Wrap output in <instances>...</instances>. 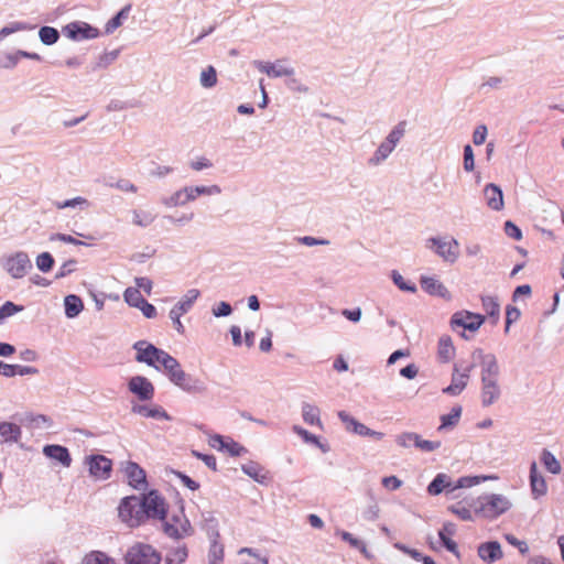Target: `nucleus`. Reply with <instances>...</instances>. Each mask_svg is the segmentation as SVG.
I'll return each mask as SVG.
<instances>
[{"mask_svg": "<svg viewBox=\"0 0 564 564\" xmlns=\"http://www.w3.org/2000/svg\"><path fill=\"white\" fill-rule=\"evenodd\" d=\"M474 512L486 520H496L512 508L510 498L502 494H485L471 500Z\"/></svg>", "mask_w": 564, "mask_h": 564, "instance_id": "nucleus-1", "label": "nucleus"}, {"mask_svg": "<svg viewBox=\"0 0 564 564\" xmlns=\"http://www.w3.org/2000/svg\"><path fill=\"white\" fill-rule=\"evenodd\" d=\"M134 348L137 350L138 361L145 362L156 369H161L164 362L167 365L174 364V358L172 356L145 341H138L134 345Z\"/></svg>", "mask_w": 564, "mask_h": 564, "instance_id": "nucleus-2", "label": "nucleus"}, {"mask_svg": "<svg viewBox=\"0 0 564 564\" xmlns=\"http://www.w3.org/2000/svg\"><path fill=\"white\" fill-rule=\"evenodd\" d=\"M119 517L131 528L143 523L145 519L141 499L134 496L124 498L119 506Z\"/></svg>", "mask_w": 564, "mask_h": 564, "instance_id": "nucleus-3", "label": "nucleus"}, {"mask_svg": "<svg viewBox=\"0 0 564 564\" xmlns=\"http://www.w3.org/2000/svg\"><path fill=\"white\" fill-rule=\"evenodd\" d=\"M163 531L173 539H183L192 534L193 529L182 509L172 513L163 523Z\"/></svg>", "mask_w": 564, "mask_h": 564, "instance_id": "nucleus-4", "label": "nucleus"}, {"mask_svg": "<svg viewBox=\"0 0 564 564\" xmlns=\"http://www.w3.org/2000/svg\"><path fill=\"white\" fill-rule=\"evenodd\" d=\"M160 554L149 544L135 543L124 555V564H160Z\"/></svg>", "mask_w": 564, "mask_h": 564, "instance_id": "nucleus-5", "label": "nucleus"}, {"mask_svg": "<svg viewBox=\"0 0 564 564\" xmlns=\"http://www.w3.org/2000/svg\"><path fill=\"white\" fill-rule=\"evenodd\" d=\"M395 443L402 448L415 447L424 453H431L441 447V442L423 440L421 435L414 432L400 433L395 436Z\"/></svg>", "mask_w": 564, "mask_h": 564, "instance_id": "nucleus-6", "label": "nucleus"}, {"mask_svg": "<svg viewBox=\"0 0 564 564\" xmlns=\"http://www.w3.org/2000/svg\"><path fill=\"white\" fill-rule=\"evenodd\" d=\"M142 509H144V519L153 518L164 520L166 509L164 499L156 492L150 491L141 499Z\"/></svg>", "mask_w": 564, "mask_h": 564, "instance_id": "nucleus-7", "label": "nucleus"}, {"mask_svg": "<svg viewBox=\"0 0 564 564\" xmlns=\"http://www.w3.org/2000/svg\"><path fill=\"white\" fill-rule=\"evenodd\" d=\"M89 474L96 479L106 480L110 477L112 463L104 455H91L86 458Z\"/></svg>", "mask_w": 564, "mask_h": 564, "instance_id": "nucleus-8", "label": "nucleus"}, {"mask_svg": "<svg viewBox=\"0 0 564 564\" xmlns=\"http://www.w3.org/2000/svg\"><path fill=\"white\" fill-rule=\"evenodd\" d=\"M485 316L468 311L456 312L451 318V325L476 332L484 324Z\"/></svg>", "mask_w": 564, "mask_h": 564, "instance_id": "nucleus-9", "label": "nucleus"}, {"mask_svg": "<svg viewBox=\"0 0 564 564\" xmlns=\"http://www.w3.org/2000/svg\"><path fill=\"white\" fill-rule=\"evenodd\" d=\"M451 487H453L452 478L447 474L440 473L427 486V492L431 496L444 492L448 500L458 499L460 495H454V491L451 492Z\"/></svg>", "mask_w": 564, "mask_h": 564, "instance_id": "nucleus-10", "label": "nucleus"}, {"mask_svg": "<svg viewBox=\"0 0 564 564\" xmlns=\"http://www.w3.org/2000/svg\"><path fill=\"white\" fill-rule=\"evenodd\" d=\"M430 248L436 247V253L442 257L445 261L454 262L458 257V242L455 239L442 240L431 238L429 240Z\"/></svg>", "mask_w": 564, "mask_h": 564, "instance_id": "nucleus-11", "label": "nucleus"}, {"mask_svg": "<svg viewBox=\"0 0 564 564\" xmlns=\"http://www.w3.org/2000/svg\"><path fill=\"white\" fill-rule=\"evenodd\" d=\"M32 267L30 259L23 252H19L7 261V270L14 279L25 275L28 269Z\"/></svg>", "mask_w": 564, "mask_h": 564, "instance_id": "nucleus-12", "label": "nucleus"}, {"mask_svg": "<svg viewBox=\"0 0 564 564\" xmlns=\"http://www.w3.org/2000/svg\"><path fill=\"white\" fill-rule=\"evenodd\" d=\"M208 444L215 449L229 453L231 456H240L245 452V448L240 444L231 438H225L218 434L210 435Z\"/></svg>", "mask_w": 564, "mask_h": 564, "instance_id": "nucleus-13", "label": "nucleus"}, {"mask_svg": "<svg viewBox=\"0 0 564 564\" xmlns=\"http://www.w3.org/2000/svg\"><path fill=\"white\" fill-rule=\"evenodd\" d=\"M124 474L129 480V485L137 490L147 488L145 471L133 462H128L124 466Z\"/></svg>", "mask_w": 564, "mask_h": 564, "instance_id": "nucleus-14", "label": "nucleus"}, {"mask_svg": "<svg viewBox=\"0 0 564 564\" xmlns=\"http://www.w3.org/2000/svg\"><path fill=\"white\" fill-rule=\"evenodd\" d=\"M477 554L487 564H492L503 556L501 545L497 541H489L479 544Z\"/></svg>", "mask_w": 564, "mask_h": 564, "instance_id": "nucleus-15", "label": "nucleus"}, {"mask_svg": "<svg viewBox=\"0 0 564 564\" xmlns=\"http://www.w3.org/2000/svg\"><path fill=\"white\" fill-rule=\"evenodd\" d=\"M43 454L47 458L56 460L63 467L68 468L72 464V457L68 449L62 445H45L43 447Z\"/></svg>", "mask_w": 564, "mask_h": 564, "instance_id": "nucleus-16", "label": "nucleus"}, {"mask_svg": "<svg viewBox=\"0 0 564 564\" xmlns=\"http://www.w3.org/2000/svg\"><path fill=\"white\" fill-rule=\"evenodd\" d=\"M132 412L137 413L139 415H142L144 417H152V419H156V420H166V421L171 420V416L167 414V412L159 405L133 403Z\"/></svg>", "mask_w": 564, "mask_h": 564, "instance_id": "nucleus-17", "label": "nucleus"}, {"mask_svg": "<svg viewBox=\"0 0 564 564\" xmlns=\"http://www.w3.org/2000/svg\"><path fill=\"white\" fill-rule=\"evenodd\" d=\"M530 486L534 498L544 496L546 494V482L542 474L538 470L535 462L530 466Z\"/></svg>", "mask_w": 564, "mask_h": 564, "instance_id": "nucleus-18", "label": "nucleus"}, {"mask_svg": "<svg viewBox=\"0 0 564 564\" xmlns=\"http://www.w3.org/2000/svg\"><path fill=\"white\" fill-rule=\"evenodd\" d=\"M455 346L451 336L443 335L437 343V358L441 362L447 364L455 357Z\"/></svg>", "mask_w": 564, "mask_h": 564, "instance_id": "nucleus-19", "label": "nucleus"}, {"mask_svg": "<svg viewBox=\"0 0 564 564\" xmlns=\"http://www.w3.org/2000/svg\"><path fill=\"white\" fill-rule=\"evenodd\" d=\"M66 31L68 33V36L74 40L94 39L98 35V30L86 23H70L66 26Z\"/></svg>", "mask_w": 564, "mask_h": 564, "instance_id": "nucleus-20", "label": "nucleus"}, {"mask_svg": "<svg viewBox=\"0 0 564 564\" xmlns=\"http://www.w3.org/2000/svg\"><path fill=\"white\" fill-rule=\"evenodd\" d=\"M455 532H456L455 524L447 522L440 530L438 536H440V540L442 541V544L444 545V547L447 551L455 554L456 556H459L457 544L454 540H452V536L455 534Z\"/></svg>", "mask_w": 564, "mask_h": 564, "instance_id": "nucleus-21", "label": "nucleus"}, {"mask_svg": "<svg viewBox=\"0 0 564 564\" xmlns=\"http://www.w3.org/2000/svg\"><path fill=\"white\" fill-rule=\"evenodd\" d=\"M485 198L489 208L500 210L503 207V195L500 187L488 184L484 189Z\"/></svg>", "mask_w": 564, "mask_h": 564, "instance_id": "nucleus-22", "label": "nucleus"}, {"mask_svg": "<svg viewBox=\"0 0 564 564\" xmlns=\"http://www.w3.org/2000/svg\"><path fill=\"white\" fill-rule=\"evenodd\" d=\"M22 430L18 424L10 422H0V440L4 443H18L21 438Z\"/></svg>", "mask_w": 564, "mask_h": 564, "instance_id": "nucleus-23", "label": "nucleus"}, {"mask_svg": "<svg viewBox=\"0 0 564 564\" xmlns=\"http://www.w3.org/2000/svg\"><path fill=\"white\" fill-rule=\"evenodd\" d=\"M254 65L260 72L265 73L268 76L271 77L291 76L294 74L293 68L283 67L272 63H263L256 61Z\"/></svg>", "mask_w": 564, "mask_h": 564, "instance_id": "nucleus-24", "label": "nucleus"}, {"mask_svg": "<svg viewBox=\"0 0 564 564\" xmlns=\"http://www.w3.org/2000/svg\"><path fill=\"white\" fill-rule=\"evenodd\" d=\"M462 406L455 405L451 412L441 416V425L437 427L438 432L452 431L459 422L462 416Z\"/></svg>", "mask_w": 564, "mask_h": 564, "instance_id": "nucleus-25", "label": "nucleus"}, {"mask_svg": "<svg viewBox=\"0 0 564 564\" xmlns=\"http://www.w3.org/2000/svg\"><path fill=\"white\" fill-rule=\"evenodd\" d=\"M490 476H464L458 478L456 481H453V487H451V492L454 491V495H460L459 490L465 488H471L474 486L479 485L482 481L490 479Z\"/></svg>", "mask_w": 564, "mask_h": 564, "instance_id": "nucleus-26", "label": "nucleus"}, {"mask_svg": "<svg viewBox=\"0 0 564 564\" xmlns=\"http://www.w3.org/2000/svg\"><path fill=\"white\" fill-rule=\"evenodd\" d=\"M240 557L239 564H268V557L261 556L257 550L250 547H242L238 551Z\"/></svg>", "mask_w": 564, "mask_h": 564, "instance_id": "nucleus-27", "label": "nucleus"}, {"mask_svg": "<svg viewBox=\"0 0 564 564\" xmlns=\"http://www.w3.org/2000/svg\"><path fill=\"white\" fill-rule=\"evenodd\" d=\"M421 286L432 295L446 296L448 293L447 289L438 280L432 276H423L421 279Z\"/></svg>", "mask_w": 564, "mask_h": 564, "instance_id": "nucleus-28", "label": "nucleus"}, {"mask_svg": "<svg viewBox=\"0 0 564 564\" xmlns=\"http://www.w3.org/2000/svg\"><path fill=\"white\" fill-rule=\"evenodd\" d=\"M447 509L463 521H474V517L476 516L471 502L465 505L463 501H458L451 505Z\"/></svg>", "mask_w": 564, "mask_h": 564, "instance_id": "nucleus-29", "label": "nucleus"}, {"mask_svg": "<svg viewBox=\"0 0 564 564\" xmlns=\"http://www.w3.org/2000/svg\"><path fill=\"white\" fill-rule=\"evenodd\" d=\"M162 368L166 371V373L169 375L171 381L175 386L182 387L183 384H185L186 375L182 370L180 364L177 362V360L175 358H174V364L173 365L171 364V367H170V365L167 366V364L164 362Z\"/></svg>", "mask_w": 564, "mask_h": 564, "instance_id": "nucleus-30", "label": "nucleus"}, {"mask_svg": "<svg viewBox=\"0 0 564 564\" xmlns=\"http://www.w3.org/2000/svg\"><path fill=\"white\" fill-rule=\"evenodd\" d=\"M241 469L242 471L248 475L249 477H251L253 480L260 482V484H264V481L267 480V476L265 474L263 473L264 469L263 467H261L258 463H254V462H249L247 464H243L241 466Z\"/></svg>", "mask_w": 564, "mask_h": 564, "instance_id": "nucleus-31", "label": "nucleus"}, {"mask_svg": "<svg viewBox=\"0 0 564 564\" xmlns=\"http://www.w3.org/2000/svg\"><path fill=\"white\" fill-rule=\"evenodd\" d=\"M302 416H303L304 422L307 424L321 425L319 410L317 406H315L313 404L303 403Z\"/></svg>", "mask_w": 564, "mask_h": 564, "instance_id": "nucleus-32", "label": "nucleus"}, {"mask_svg": "<svg viewBox=\"0 0 564 564\" xmlns=\"http://www.w3.org/2000/svg\"><path fill=\"white\" fill-rule=\"evenodd\" d=\"M83 310V302L76 295H68L65 297V313L68 317L77 316Z\"/></svg>", "mask_w": 564, "mask_h": 564, "instance_id": "nucleus-33", "label": "nucleus"}, {"mask_svg": "<svg viewBox=\"0 0 564 564\" xmlns=\"http://www.w3.org/2000/svg\"><path fill=\"white\" fill-rule=\"evenodd\" d=\"M482 307L486 313L495 318V322L498 321L500 314V305L498 303L497 297L494 296H482L481 297Z\"/></svg>", "mask_w": 564, "mask_h": 564, "instance_id": "nucleus-34", "label": "nucleus"}, {"mask_svg": "<svg viewBox=\"0 0 564 564\" xmlns=\"http://www.w3.org/2000/svg\"><path fill=\"white\" fill-rule=\"evenodd\" d=\"M541 463L543 466L552 474H558L561 471V463L555 458V456L544 449L541 454Z\"/></svg>", "mask_w": 564, "mask_h": 564, "instance_id": "nucleus-35", "label": "nucleus"}, {"mask_svg": "<svg viewBox=\"0 0 564 564\" xmlns=\"http://www.w3.org/2000/svg\"><path fill=\"white\" fill-rule=\"evenodd\" d=\"M338 534L345 542L349 543L350 546L358 549L367 558L371 557L366 544L361 540L355 538L351 533L347 531H340Z\"/></svg>", "mask_w": 564, "mask_h": 564, "instance_id": "nucleus-36", "label": "nucleus"}, {"mask_svg": "<svg viewBox=\"0 0 564 564\" xmlns=\"http://www.w3.org/2000/svg\"><path fill=\"white\" fill-rule=\"evenodd\" d=\"M83 564H115V561L104 552L94 551L84 557Z\"/></svg>", "mask_w": 564, "mask_h": 564, "instance_id": "nucleus-37", "label": "nucleus"}, {"mask_svg": "<svg viewBox=\"0 0 564 564\" xmlns=\"http://www.w3.org/2000/svg\"><path fill=\"white\" fill-rule=\"evenodd\" d=\"M198 195L195 193L194 187H184L183 189L175 193L173 196L174 204L184 205L191 200H194Z\"/></svg>", "mask_w": 564, "mask_h": 564, "instance_id": "nucleus-38", "label": "nucleus"}, {"mask_svg": "<svg viewBox=\"0 0 564 564\" xmlns=\"http://www.w3.org/2000/svg\"><path fill=\"white\" fill-rule=\"evenodd\" d=\"M154 215L150 212L144 210H133L132 212V223L140 227H147L151 225L154 220Z\"/></svg>", "mask_w": 564, "mask_h": 564, "instance_id": "nucleus-39", "label": "nucleus"}, {"mask_svg": "<svg viewBox=\"0 0 564 564\" xmlns=\"http://www.w3.org/2000/svg\"><path fill=\"white\" fill-rule=\"evenodd\" d=\"M292 430H293L294 433H296L299 436H301L305 443L314 444V445L318 446L323 452L327 451L321 444V442H319L317 436L311 434L310 432H307L303 427H301L299 425H293Z\"/></svg>", "mask_w": 564, "mask_h": 564, "instance_id": "nucleus-40", "label": "nucleus"}, {"mask_svg": "<svg viewBox=\"0 0 564 564\" xmlns=\"http://www.w3.org/2000/svg\"><path fill=\"white\" fill-rule=\"evenodd\" d=\"M124 301L134 307H139L144 299L141 294V292L135 288H128L123 293Z\"/></svg>", "mask_w": 564, "mask_h": 564, "instance_id": "nucleus-41", "label": "nucleus"}, {"mask_svg": "<svg viewBox=\"0 0 564 564\" xmlns=\"http://www.w3.org/2000/svg\"><path fill=\"white\" fill-rule=\"evenodd\" d=\"M394 148L395 147L386 139V141L382 142L377 149L373 158L371 159V162L379 163L387 159L389 154L394 150Z\"/></svg>", "mask_w": 564, "mask_h": 564, "instance_id": "nucleus-42", "label": "nucleus"}, {"mask_svg": "<svg viewBox=\"0 0 564 564\" xmlns=\"http://www.w3.org/2000/svg\"><path fill=\"white\" fill-rule=\"evenodd\" d=\"M41 41L46 45H52L58 40V32L56 29L51 26H43L39 32Z\"/></svg>", "mask_w": 564, "mask_h": 564, "instance_id": "nucleus-43", "label": "nucleus"}, {"mask_svg": "<svg viewBox=\"0 0 564 564\" xmlns=\"http://www.w3.org/2000/svg\"><path fill=\"white\" fill-rule=\"evenodd\" d=\"M468 368H465L460 371L457 367H455V371L453 373V383L448 388H465L468 384Z\"/></svg>", "mask_w": 564, "mask_h": 564, "instance_id": "nucleus-44", "label": "nucleus"}, {"mask_svg": "<svg viewBox=\"0 0 564 564\" xmlns=\"http://www.w3.org/2000/svg\"><path fill=\"white\" fill-rule=\"evenodd\" d=\"M187 557V550L184 546H178L170 551L166 555V562L169 564H181Z\"/></svg>", "mask_w": 564, "mask_h": 564, "instance_id": "nucleus-45", "label": "nucleus"}, {"mask_svg": "<svg viewBox=\"0 0 564 564\" xmlns=\"http://www.w3.org/2000/svg\"><path fill=\"white\" fill-rule=\"evenodd\" d=\"M199 296L198 290H189L185 296L174 306L175 308H183V313H186L192 304L196 301V299Z\"/></svg>", "mask_w": 564, "mask_h": 564, "instance_id": "nucleus-46", "label": "nucleus"}, {"mask_svg": "<svg viewBox=\"0 0 564 564\" xmlns=\"http://www.w3.org/2000/svg\"><path fill=\"white\" fill-rule=\"evenodd\" d=\"M216 83H217L216 70L213 66H208L200 74V84L206 88H210V87L215 86Z\"/></svg>", "mask_w": 564, "mask_h": 564, "instance_id": "nucleus-47", "label": "nucleus"}, {"mask_svg": "<svg viewBox=\"0 0 564 564\" xmlns=\"http://www.w3.org/2000/svg\"><path fill=\"white\" fill-rule=\"evenodd\" d=\"M23 311V306L17 305L12 302H6L0 307V324L8 317L14 315L15 313H19Z\"/></svg>", "mask_w": 564, "mask_h": 564, "instance_id": "nucleus-48", "label": "nucleus"}, {"mask_svg": "<svg viewBox=\"0 0 564 564\" xmlns=\"http://www.w3.org/2000/svg\"><path fill=\"white\" fill-rule=\"evenodd\" d=\"M54 264V259L48 252H43L36 258V265L43 272H48Z\"/></svg>", "mask_w": 564, "mask_h": 564, "instance_id": "nucleus-49", "label": "nucleus"}, {"mask_svg": "<svg viewBox=\"0 0 564 564\" xmlns=\"http://www.w3.org/2000/svg\"><path fill=\"white\" fill-rule=\"evenodd\" d=\"M128 11L129 7H126L121 11H119L111 20H109L106 25V31L112 32L117 28H119L122 24V19L127 18Z\"/></svg>", "mask_w": 564, "mask_h": 564, "instance_id": "nucleus-50", "label": "nucleus"}, {"mask_svg": "<svg viewBox=\"0 0 564 564\" xmlns=\"http://www.w3.org/2000/svg\"><path fill=\"white\" fill-rule=\"evenodd\" d=\"M405 126H406L405 121L399 122L398 126L387 137V140L390 143H392L394 147L401 140V138L404 135Z\"/></svg>", "mask_w": 564, "mask_h": 564, "instance_id": "nucleus-51", "label": "nucleus"}, {"mask_svg": "<svg viewBox=\"0 0 564 564\" xmlns=\"http://www.w3.org/2000/svg\"><path fill=\"white\" fill-rule=\"evenodd\" d=\"M338 417L344 423L346 431L351 432V433H355L357 425H359V423H360L345 411H339Z\"/></svg>", "mask_w": 564, "mask_h": 564, "instance_id": "nucleus-52", "label": "nucleus"}, {"mask_svg": "<svg viewBox=\"0 0 564 564\" xmlns=\"http://www.w3.org/2000/svg\"><path fill=\"white\" fill-rule=\"evenodd\" d=\"M500 398L499 390H482L480 400L484 406L494 404Z\"/></svg>", "mask_w": 564, "mask_h": 564, "instance_id": "nucleus-53", "label": "nucleus"}, {"mask_svg": "<svg viewBox=\"0 0 564 564\" xmlns=\"http://www.w3.org/2000/svg\"><path fill=\"white\" fill-rule=\"evenodd\" d=\"M183 308H175L173 307L171 311H170V317L171 319L173 321V324H174V327L175 329L180 333V334H183L184 333V326L181 322V316L183 315Z\"/></svg>", "mask_w": 564, "mask_h": 564, "instance_id": "nucleus-54", "label": "nucleus"}, {"mask_svg": "<svg viewBox=\"0 0 564 564\" xmlns=\"http://www.w3.org/2000/svg\"><path fill=\"white\" fill-rule=\"evenodd\" d=\"M475 167L474 152L469 144L464 148V169L471 172Z\"/></svg>", "mask_w": 564, "mask_h": 564, "instance_id": "nucleus-55", "label": "nucleus"}, {"mask_svg": "<svg viewBox=\"0 0 564 564\" xmlns=\"http://www.w3.org/2000/svg\"><path fill=\"white\" fill-rule=\"evenodd\" d=\"M381 484L386 489L394 491L402 486V480L397 476H387L381 479Z\"/></svg>", "mask_w": 564, "mask_h": 564, "instance_id": "nucleus-56", "label": "nucleus"}, {"mask_svg": "<svg viewBox=\"0 0 564 564\" xmlns=\"http://www.w3.org/2000/svg\"><path fill=\"white\" fill-rule=\"evenodd\" d=\"M486 371H487V376L485 373L482 375L485 388H494L496 386L495 377L497 373V366L491 365L487 368Z\"/></svg>", "mask_w": 564, "mask_h": 564, "instance_id": "nucleus-57", "label": "nucleus"}, {"mask_svg": "<svg viewBox=\"0 0 564 564\" xmlns=\"http://www.w3.org/2000/svg\"><path fill=\"white\" fill-rule=\"evenodd\" d=\"M505 538L509 544L518 547L521 554H527L529 552V546L525 541H521L512 534H507Z\"/></svg>", "mask_w": 564, "mask_h": 564, "instance_id": "nucleus-58", "label": "nucleus"}, {"mask_svg": "<svg viewBox=\"0 0 564 564\" xmlns=\"http://www.w3.org/2000/svg\"><path fill=\"white\" fill-rule=\"evenodd\" d=\"M520 317V310L514 306H508L506 311V330L509 329V326L518 321Z\"/></svg>", "mask_w": 564, "mask_h": 564, "instance_id": "nucleus-59", "label": "nucleus"}, {"mask_svg": "<svg viewBox=\"0 0 564 564\" xmlns=\"http://www.w3.org/2000/svg\"><path fill=\"white\" fill-rule=\"evenodd\" d=\"M486 137H487V128H486V126H484V124L478 126L475 129V131H474L473 142L476 145H480V144H482L486 141Z\"/></svg>", "mask_w": 564, "mask_h": 564, "instance_id": "nucleus-60", "label": "nucleus"}, {"mask_svg": "<svg viewBox=\"0 0 564 564\" xmlns=\"http://www.w3.org/2000/svg\"><path fill=\"white\" fill-rule=\"evenodd\" d=\"M195 193L199 195H217L221 192L220 187L218 185H212V186H195L194 187Z\"/></svg>", "mask_w": 564, "mask_h": 564, "instance_id": "nucleus-61", "label": "nucleus"}, {"mask_svg": "<svg viewBox=\"0 0 564 564\" xmlns=\"http://www.w3.org/2000/svg\"><path fill=\"white\" fill-rule=\"evenodd\" d=\"M505 231L509 237H511L516 240H520L522 238V232H521L520 228L511 221H507L505 224Z\"/></svg>", "mask_w": 564, "mask_h": 564, "instance_id": "nucleus-62", "label": "nucleus"}, {"mask_svg": "<svg viewBox=\"0 0 564 564\" xmlns=\"http://www.w3.org/2000/svg\"><path fill=\"white\" fill-rule=\"evenodd\" d=\"M193 455L196 456L197 458L202 459L206 464V466H208L213 470H216L217 463H216V458L213 455L202 454L196 451L193 452Z\"/></svg>", "mask_w": 564, "mask_h": 564, "instance_id": "nucleus-63", "label": "nucleus"}, {"mask_svg": "<svg viewBox=\"0 0 564 564\" xmlns=\"http://www.w3.org/2000/svg\"><path fill=\"white\" fill-rule=\"evenodd\" d=\"M135 285L139 291L143 290L147 294L151 293L152 281L148 278H135Z\"/></svg>", "mask_w": 564, "mask_h": 564, "instance_id": "nucleus-64", "label": "nucleus"}]
</instances>
